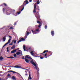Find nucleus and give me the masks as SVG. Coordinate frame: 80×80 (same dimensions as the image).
<instances>
[{
	"label": "nucleus",
	"instance_id": "obj_52",
	"mask_svg": "<svg viewBox=\"0 0 80 80\" xmlns=\"http://www.w3.org/2000/svg\"><path fill=\"white\" fill-rule=\"evenodd\" d=\"M17 50H19V48H18L17 49Z\"/></svg>",
	"mask_w": 80,
	"mask_h": 80
},
{
	"label": "nucleus",
	"instance_id": "obj_13",
	"mask_svg": "<svg viewBox=\"0 0 80 80\" xmlns=\"http://www.w3.org/2000/svg\"><path fill=\"white\" fill-rule=\"evenodd\" d=\"M51 34L53 37V36H54V35H55V33H54V31H52L51 32Z\"/></svg>",
	"mask_w": 80,
	"mask_h": 80
},
{
	"label": "nucleus",
	"instance_id": "obj_31",
	"mask_svg": "<svg viewBox=\"0 0 80 80\" xmlns=\"http://www.w3.org/2000/svg\"><path fill=\"white\" fill-rule=\"evenodd\" d=\"M3 4L4 5V6H5V7H7V4H6V3H3Z\"/></svg>",
	"mask_w": 80,
	"mask_h": 80
},
{
	"label": "nucleus",
	"instance_id": "obj_44",
	"mask_svg": "<svg viewBox=\"0 0 80 80\" xmlns=\"http://www.w3.org/2000/svg\"><path fill=\"white\" fill-rule=\"evenodd\" d=\"M52 53H53V52H51V53L49 55V56H51V55H52Z\"/></svg>",
	"mask_w": 80,
	"mask_h": 80
},
{
	"label": "nucleus",
	"instance_id": "obj_14",
	"mask_svg": "<svg viewBox=\"0 0 80 80\" xmlns=\"http://www.w3.org/2000/svg\"><path fill=\"white\" fill-rule=\"evenodd\" d=\"M6 36H5L3 38V42H5V40H6Z\"/></svg>",
	"mask_w": 80,
	"mask_h": 80
},
{
	"label": "nucleus",
	"instance_id": "obj_29",
	"mask_svg": "<svg viewBox=\"0 0 80 80\" xmlns=\"http://www.w3.org/2000/svg\"><path fill=\"white\" fill-rule=\"evenodd\" d=\"M39 3H40V1H39V0L37 2V4H38Z\"/></svg>",
	"mask_w": 80,
	"mask_h": 80
},
{
	"label": "nucleus",
	"instance_id": "obj_23",
	"mask_svg": "<svg viewBox=\"0 0 80 80\" xmlns=\"http://www.w3.org/2000/svg\"><path fill=\"white\" fill-rule=\"evenodd\" d=\"M31 54L32 55H34L33 51H32L31 52Z\"/></svg>",
	"mask_w": 80,
	"mask_h": 80
},
{
	"label": "nucleus",
	"instance_id": "obj_56",
	"mask_svg": "<svg viewBox=\"0 0 80 80\" xmlns=\"http://www.w3.org/2000/svg\"><path fill=\"white\" fill-rule=\"evenodd\" d=\"M45 58H47V57H46Z\"/></svg>",
	"mask_w": 80,
	"mask_h": 80
},
{
	"label": "nucleus",
	"instance_id": "obj_16",
	"mask_svg": "<svg viewBox=\"0 0 80 80\" xmlns=\"http://www.w3.org/2000/svg\"><path fill=\"white\" fill-rule=\"evenodd\" d=\"M3 59V58L2 56H1L0 57V61H2Z\"/></svg>",
	"mask_w": 80,
	"mask_h": 80
},
{
	"label": "nucleus",
	"instance_id": "obj_3",
	"mask_svg": "<svg viewBox=\"0 0 80 80\" xmlns=\"http://www.w3.org/2000/svg\"><path fill=\"white\" fill-rule=\"evenodd\" d=\"M9 39L8 40V42L6 43L2 47V48H3L5 46H6L7 44H8V43H10V41L12 39V37L10 36H9Z\"/></svg>",
	"mask_w": 80,
	"mask_h": 80
},
{
	"label": "nucleus",
	"instance_id": "obj_9",
	"mask_svg": "<svg viewBox=\"0 0 80 80\" xmlns=\"http://www.w3.org/2000/svg\"><path fill=\"white\" fill-rule=\"evenodd\" d=\"M24 57H25V58H28V59H32V58H31V57L28 55H27Z\"/></svg>",
	"mask_w": 80,
	"mask_h": 80
},
{
	"label": "nucleus",
	"instance_id": "obj_2",
	"mask_svg": "<svg viewBox=\"0 0 80 80\" xmlns=\"http://www.w3.org/2000/svg\"><path fill=\"white\" fill-rule=\"evenodd\" d=\"M27 70L25 71V72H26V73H27V72H28L29 73V76L28 77V80H32V77H31V72H30V71L28 70L27 69H26Z\"/></svg>",
	"mask_w": 80,
	"mask_h": 80
},
{
	"label": "nucleus",
	"instance_id": "obj_22",
	"mask_svg": "<svg viewBox=\"0 0 80 80\" xmlns=\"http://www.w3.org/2000/svg\"><path fill=\"white\" fill-rule=\"evenodd\" d=\"M15 48V45H14L11 47V49H14V48Z\"/></svg>",
	"mask_w": 80,
	"mask_h": 80
},
{
	"label": "nucleus",
	"instance_id": "obj_39",
	"mask_svg": "<svg viewBox=\"0 0 80 80\" xmlns=\"http://www.w3.org/2000/svg\"><path fill=\"white\" fill-rule=\"evenodd\" d=\"M10 29H13V28L12 27H10Z\"/></svg>",
	"mask_w": 80,
	"mask_h": 80
},
{
	"label": "nucleus",
	"instance_id": "obj_18",
	"mask_svg": "<svg viewBox=\"0 0 80 80\" xmlns=\"http://www.w3.org/2000/svg\"><path fill=\"white\" fill-rule=\"evenodd\" d=\"M7 77H9V78H11V75L10 74L8 73V74Z\"/></svg>",
	"mask_w": 80,
	"mask_h": 80
},
{
	"label": "nucleus",
	"instance_id": "obj_43",
	"mask_svg": "<svg viewBox=\"0 0 80 80\" xmlns=\"http://www.w3.org/2000/svg\"><path fill=\"white\" fill-rule=\"evenodd\" d=\"M40 58L41 59H43V57H40Z\"/></svg>",
	"mask_w": 80,
	"mask_h": 80
},
{
	"label": "nucleus",
	"instance_id": "obj_59",
	"mask_svg": "<svg viewBox=\"0 0 80 80\" xmlns=\"http://www.w3.org/2000/svg\"><path fill=\"white\" fill-rule=\"evenodd\" d=\"M38 10H40V9H39Z\"/></svg>",
	"mask_w": 80,
	"mask_h": 80
},
{
	"label": "nucleus",
	"instance_id": "obj_6",
	"mask_svg": "<svg viewBox=\"0 0 80 80\" xmlns=\"http://www.w3.org/2000/svg\"><path fill=\"white\" fill-rule=\"evenodd\" d=\"M35 17L37 18V19H40V15H39V14L38 13V12H37L35 15Z\"/></svg>",
	"mask_w": 80,
	"mask_h": 80
},
{
	"label": "nucleus",
	"instance_id": "obj_61",
	"mask_svg": "<svg viewBox=\"0 0 80 80\" xmlns=\"http://www.w3.org/2000/svg\"><path fill=\"white\" fill-rule=\"evenodd\" d=\"M28 80H29V79H28Z\"/></svg>",
	"mask_w": 80,
	"mask_h": 80
},
{
	"label": "nucleus",
	"instance_id": "obj_46",
	"mask_svg": "<svg viewBox=\"0 0 80 80\" xmlns=\"http://www.w3.org/2000/svg\"><path fill=\"white\" fill-rule=\"evenodd\" d=\"M22 59H25V58H24V57H23L22 58Z\"/></svg>",
	"mask_w": 80,
	"mask_h": 80
},
{
	"label": "nucleus",
	"instance_id": "obj_15",
	"mask_svg": "<svg viewBox=\"0 0 80 80\" xmlns=\"http://www.w3.org/2000/svg\"><path fill=\"white\" fill-rule=\"evenodd\" d=\"M48 52V50H44L42 53H41V54H43V53H45L46 52Z\"/></svg>",
	"mask_w": 80,
	"mask_h": 80
},
{
	"label": "nucleus",
	"instance_id": "obj_40",
	"mask_svg": "<svg viewBox=\"0 0 80 80\" xmlns=\"http://www.w3.org/2000/svg\"><path fill=\"white\" fill-rule=\"evenodd\" d=\"M17 42V41L16 40H14V43H16V42Z\"/></svg>",
	"mask_w": 80,
	"mask_h": 80
},
{
	"label": "nucleus",
	"instance_id": "obj_10",
	"mask_svg": "<svg viewBox=\"0 0 80 80\" xmlns=\"http://www.w3.org/2000/svg\"><path fill=\"white\" fill-rule=\"evenodd\" d=\"M37 23L39 24V25L38 26V27L39 28H40V27L42 26V25H41V22H40L39 21H37Z\"/></svg>",
	"mask_w": 80,
	"mask_h": 80
},
{
	"label": "nucleus",
	"instance_id": "obj_19",
	"mask_svg": "<svg viewBox=\"0 0 80 80\" xmlns=\"http://www.w3.org/2000/svg\"><path fill=\"white\" fill-rule=\"evenodd\" d=\"M13 42H14V40H12L11 43H10L9 44V45H13Z\"/></svg>",
	"mask_w": 80,
	"mask_h": 80
},
{
	"label": "nucleus",
	"instance_id": "obj_20",
	"mask_svg": "<svg viewBox=\"0 0 80 80\" xmlns=\"http://www.w3.org/2000/svg\"><path fill=\"white\" fill-rule=\"evenodd\" d=\"M8 58H12V59H13V58H14V57H13V56H10L9 57H7Z\"/></svg>",
	"mask_w": 80,
	"mask_h": 80
},
{
	"label": "nucleus",
	"instance_id": "obj_49",
	"mask_svg": "<svg viewBox=\"0 0 80 80\" xmlns=\"http://www.w3.org/2000/svg\"><path fill=\"white\" fill-rule=\"evenodd\" d=\"M30 2H32V0H29Z\"/></svg>",
	"mask_w": 80,
	"mask_h": 80
},
{
	"label": "nucleus",
	"instance_id": "obj_24",
	"mask_svg": "<svg viewBox=\"0 0 80 80\" xmlns=\"http://www.w3.org/2000/svg\"><path fill=\"white\" fill-rule=\"evenodd\" d=\"M16 54L17 55H20V52H17L16 53Z\"/></svg>",
	"mask_w": 80,
	"mask_h": 80
},
{
	"label": "nucleus",
	"instance_id": "obj_28",
	"mask_svg": "<svg viewBox=\"0 0 80 80\" xmlns=\"http://www.w3.org/2000/svg\"><path fill=\"white\" fill-rule=\"evenodd\" d=\"M29 33H30V32H27L26 33V35H27V36H28V35H29Z\"/></svg>",
	"mask_w": 80,
	"mask_h": 80
},
{
	"label": "nucleus",
	"instance_id": "obj_11",
	"mask_svg": "<svg viewBox=\"0 0 80 80\" xmlns=\"http://www.w3.org/2000/svg\"><path fill=\"white\" fill-rule=\"evenodd\" d=\"M17 50V49H15L14 50H12L11 52V53H14L15 52H16V51Z\"/></svg>",
	"mask_w": 80,
	"mask_h": 80
},
{
	"label": "nucleus",
	"instance_id": "obj_37",
	"mask_svg": "<svg viewBox=\"0 0 80 80\" xmlns=\"http://www.w3.org/2000/svg\"><path fill=\"white\" fill-rule=\"evenodd\" d=\"M13 56L14 57H17V55H16V54H14Z\"/></svg>",
	"mask_w": 80,
	"mask_h": 80
},
{
	"label": "nucleus",
	"instance_id": "obj_62",
	"mask_svg": "<svg viewBox=\"0 0 80 80\" xmlns=\"http://www.w3.org/2000/svg\"><path fill=\"white\" fill-rule=\"evenodd\" d=\"M0 75H1L0 74Z\"/></svg>",
	"mask_w": 80,
	"mask_h": 80
},
{
	"label": "nucleus",
	"instance_id": "obj_60",
	"mask_svg": "<svg viewBox=\"0 0 80 80\" xmlns=\"http://www.w3.org/2000/svg\"><path fill=\"white\" fill-rule=\"evenodd\" d=\"M1 80V79L0 78V80Z\"/></svg>",
	"mask_w": 80,
	"mask_h": 80
},
{
	"label": "nucleus",
	"instance_id": "obj_48",
	"mask_svg": "<svg viewBox=\"0 0 80 80\" xmlns=\"http://www.w3.org/2000/svg\"><path fill=\"white\" fill-rule=\"evenodd\" d=\"M16 24H17V22H15L14 23V25H16Z\"/></svg>",
	"mask_w": 80,
	"mask_h": 80
},
{
	"label": "nucleus",
	"instance_id": "obj_8",
	"mask_svg": "<svg viewBox=\"0 0 80 80\" xmlns=\"http://www.w3.org/2000/svg\"><path fill=\"white\" fill-rule=\"evenodd\" d=\"M6 12L7 15H9L10 14V13H12V11L10 10H9L8 11H7Z\"/></svg>",
	"mask_w": 80,
	"mask_h": 80
},
{
	"label": "nucleus",
	"instance_id": "obj_51",
	"mask_svg": "<svg viewBox=\"0 0 80 80\" xmlns=\"http://www.w3.org/2000/svg\"><path fill=\"white\" fill-rule=\"evenodd\" d=\"M7 52H9V50H8V49L7 50Z\"/></svg>",
	"mask_w": 80,
	"mask_h": 80
},
{
	"label": "nucleus",
	"instance_id": "obj_21",
	"mask_svg": "<svg viewBox=\"0 0 80 80\" xmlns=\"http://www.w3.org/2000/svg\"><path fill=\"white\" fill-rule=\"evenodd\" d=\"M13 14L14 16H17V15H18V14H17V13H13Z\"/></svg>",
	"mask_w": 80,
	"mask_h": 80
},
{
	"label": "nucleus",
	"instance_id": "obj_50",
	"mask_svg": "<svg viewBox=\"0 0 80 80\" xmlns=\"http://www.w3.org/2000/svg\"><path fill=\"white\" fill-rule=\"evenodd\" d=\"M10 64H11L10 63H9L7 64V65H10Z\"/></svg>",
	"mask_w": 80,
	"mask_h": 80
},
{
	"label": "nucleus",
	"instance_id": "obj_36",
	"mask_svg": "<svg viewBox=\"0 0 80 80\" xmlns=\"http://www.w3.org/2000/svg\"><path fill=\"white\" fill-rule=\"evenodd\" d=\"M27 38V35H25V36L24 37V38Z\"/></svg>",
	"mask_w": 80,
	"mask_h": 80
},
{
	"label": "nucleus",
	"instance_id": "obj_25",
	"mask_svg": "<svg viewBox=\"0 0 80 80\" xmlns=\"http://www.w3.org/2000/svg\"><path fill=\"white\" fill-rule=\"evenodd\" d=\"M25 45H23V49L24 50V51H25Z\"/></svg>",
	"mask_w": 80,
	"mask_h": 80
},
{
	"label": "nucleus",
	"instance_id": "obj_32",
	"mask_svg": "<svg viewBox=\"0 0 80 80\" xmlns=\"http://www.w3.org/2000/svg\"><path fill=\"white\" fill-rule=\"evenodd\" d=\"M25 40V39H24L23 38H21V40H22V41H23V40Z\"/></svg>",
	"mask_w": 80,
	"mask_h": 80
},
{
	"label": "nucleus",
	"instance_id": "obj_58",
	"mask_svg": "<svg viewBox=\"0 0 80 80\" xmlns=\"http://www.w3.org/2000/svg\"><path fill=\"white\" fill-rule=\"evenodd\" d=\"M14 12H15V10H14Z\"/></svg>",
	"mask_w": 80,
	"mask_h": 80
},
{
	"label": "nucleus",
	"instance_id": "obj_35",
	"mask_svg": "<svg viewBox=\"0 0 80 80\" xmlns=\"http://www.w3.org/2000/svg\"><path fill=\"white\" fill-rule=\"evenodd\" d=\"M20 13H21V12L19 11V12H18V15H19V14H20Z\"/></svg>",
	"mask_w": 80,
	"mask_h": 80
},
{
	"label": "nucleus",
	"instance_id": "obj_1",
	"mask_svg": "<svg viewBox=\"0 0 80 80\" xmlns=\"http://www.w3.org/2000/svg\"><path fill=\"white\" fill-rule=\"evenodd\" d=\"M25 61L26 63H31L32 65H33L35 67V68L37 71V73H39V72H38V71H39V68H38L37 67V64L35 63L33 60H30L25 58Z\"/></svg>",
	"mask_w": 80,
	"mask_h": 80
},
{
	"label": "nucleus",
	"instance_id": "obj_12",
	"mask_svg": "<svg viewBox=\"0 0 80 80\" xmlns=\"http://www.w3.org/2000/svg\"><path fill=\"white\" fill-rule=\"evenodd\" d=\"M14 68H21V67L18 66V65H16L14 67Z\"/></svg>",
	"mask_w": 80,
	"mask_h": 80
},
{
	"label": "nucleus",
	"instance_id": "obj_34",
	"mask_svg": "<svg viewBox=\"0 0 80 80\" xmlns=\"http://www.w3.org/2000/svg\"><path fill=\"white\" fill-rule=\"evenodd\" d=\"M44 28L45 29H47V25H45V26Z\"/></svg>",
	"mask_w": 80,
	"mask_h": 80
},
{
	"label": "nucleus",
	"instance_id": "obj_55",
	"mask_svg": "<svg viewBox=\"0 0 80 80\" xmlns=\"http://www.w3.org/2000/svg\"><path fill=\"white\" fill-rule=\"evenodd\" d=\"M25 75H26V76L27 75V74H26Z\"/></svg>",
	"mask_w": 80,
	"mask_h": 80
},
{
	"label": "nucleus",
	"instance_id": "obj_38",
	"mask_svg": "<svg viewBox=\"0 0 80 80\" xmlns=\"http://www.w3.org/2000/svg\"><path fill=\"white\" fill-rule=\"evenodd\" d=\"M36 32H39V29H37L36 30Z\"/></svg>",
	"mask_w": 80,
	"mask_h": 80
},
{
	"label": "nucleus",
	"instance_id": "obj_26",
	"mask_svg": "<svg viewBox=\"0 0 80 80\" xmlns=\"http://www.w3.org/2000/svg\"><path fill=\"white\" fill-rule=\"evenodd\" d=\"M22 39H20L18 41V43H19V42H22Z\"/></svg>",
	"mask_w": 80,
	"mask_h": 80
},
{
	"label": "nucleus",
	"instance_id": "obj_41",
	"mask_svg": "<svg viewBox=\"0 0 80 80\" xmlns=\"http://www.w3.org/2000/svg\"><path fill=\"white\" fill-rule=\"evenodd\" d=\"M34 9H36V5H34Z\"/></svg>",
	"mask_w": 80,
	"mask_h": 80
},
{
	"label": "nucleus",
	"instance_id": "obj_33",
	"mask_svg": "<svg viewBox=\"0 0 80 80\" xmlns=\"http://www.w3.org/2000/svg\"><path fill=\"white\" fill-rule=\"evenodd\" d=\"M19 52H20V53H21V55H22V51H21V50H19Z\"/></svg>",
	"mask_w": 80,
	"mask_h": 80
},
{
	"label": "nucleus",
	"instance_id": "obj_54",
	"mask_svg": "<svg viewBox=\"0 0 80 80\" xmlns=\"http://www.w3.org/2000/svg\"><path fill=\"white\" fill-rule=\"evenodd\" d=\"M48 52H49V53H51V51H50Z\"/></svg>",
	"mask_w": 80,
	"mask_h": 80
},
{
	"label": "nucleus",
	"instance_id": "obj_45",
	"mask_svg": "<svg viewBox=\"0 0 80 80\" xmlns=\"http://www.w3.org/2000/svg\"><path fill=\"white\" fill-rule=\"evenodd\" d=\"M32 33H33H33H34V31L33 30H32Z\"/></svg>",
	"mask_w": 80,
	"mask_h": 80
},
{
	"label": "nucleus",
	"instance_id": "obj_5",
	"mask_svg": "<svg viewBox=\"0 0 80 80\" xmlns=\"http://www.w3.org/2000/svg\"><path fill=\"white\" fill-rule=\"evenodd\" d=\"M23 9H24V6L22 5L21 6H20V7H19L18 10L19 11H20L21 10V12H22V10H23Z\"/></svg>",
	"mask_w": 80,
	"mask_h": 80
},
{
	"label": "nucleus",
	"instance_id": "obj_47",
	"mask_svg": "<svg viewBox=\"0 0 80 80\" xmlns=\"http://www.w3.org/2000/svg\"><path fill=\"white\" fill-rule=\"evenodd\" d=\"M2 10H3V12H4V11H5V8H3V9Z\"/></svg>",
	"mask_w": 80,
	"mask_h": 80
},
{
	"label": "nucleus",
	"instance_id": "obj_17",
	"mask_svg": "<svg viewBox=\"0 0 80 80\" xmlns=\"http://www.w3.org/2000/svg\"><path fill=\"white\" fill-rule=\"evenodd\" d=\"M12 80H16V78H15V76H12Z\"/></svg>",
	"mask_w": 80,
	"mask_h": 80
},
{
	"label": "nucleus",
	"instance_id": "obj_4",
	"mask_svg": "<svg viewBox=\"0 0 80 80\" xmlns=\"http://www.w3.org/2000/svg\"><path fill=\"white\" fill-rule=\"evenodd\" d=\"M7 72V73H8V72H12V73H13V74H15V73H17V74H18V75H20V76L21 77V76L20 75V74L19 73L17 72L13 71H9Z\"/></svg>",
	"mask_w": 80,
	"mask_h": 80
},
{
	"label": "nucleus",
	"instance_id": "obj_30",
	"mask_svg": "<svg viewBox=\"0 0 80 80\" xmlns=\"http://www.w3.org/2000/svg\"><path fill=\"white\" fill-rule=\"evenodd\" d=\"M36 9H34V10H33V13H35L36 12V10H35Z\"/></svg>",
	"mask_w": 80,
	"mask_h": 80
},
{
	"label": "nucleus",
	"instance_id": "obj_57",
	"mask_svg": "<svg viewBox=\"0 0 80 80\" xmlns=\"http://www.w3.org/2000/svg\"><path fill=\"white\" fill-rule=\"evenodd\" d=\"M0 6H2V5H0Z\"/></svg>",
	"mask_w": 80,
	"mask_h": 80
},
{
	"label": "nucleus",
	"instance_id": "obj_27",
	"mask_svg": "<svg viewBox=\"0 0 80 80\" xmlns=\"http://www.w3.org/2000/svg\"><path fill=\"white\" fill-rule=\"evenodd\" d=\"M37 33V31L36 30L34 31V33L33 34H36Z\"/></svg>",
	"mask_w": 80,
	"mask_h": 80
},
{
	"label": "nucleus",
	"instance_id": "obj_7",
	"mask_svg": "<svg viewBox=\"0 0 80 80\" xmlns=\"http://www.w3.org/2000/svg\"><path fill=\"white\" fill-rule=\"evenodd\" d=\"M28 0H26L24 2V3L22 6H25L27 4H28Z\"/></svg>",
	"mask_w": 80,
	"mask_h": 80
},
{
	"label": "nucleus",
	"instance_id": "obj_53",
	"mask_svg": "<svg viewBox=\"0 0 80 80\" xmlns=\"http://www.w3.org/2000/svg\"><path fill=\"white\" fill-rule=\"evenodd\" d=\"M8 48H9L8 47L7 48V50H8Z\"/></svg>",
	"mask_w": 80,
	"mask_h": 80
},
{
	"label": "nucleus",
	"instance_id": "obj_42",
	"mask_svg": "<svg viewBox=\"0 0 80 80\" xmlns=\"http://www.w3.org/2000/svg\"><path fill=\"white\" fill-rule=\"evenodd\" d=\"M47 53H45V55H44L45 57H47Z\"/></svg>",
	"mask_w": 80,
	"mask_h": 80
}]
</instances>
